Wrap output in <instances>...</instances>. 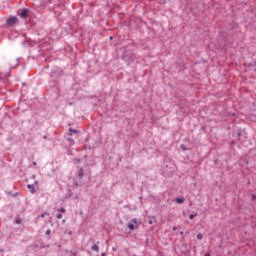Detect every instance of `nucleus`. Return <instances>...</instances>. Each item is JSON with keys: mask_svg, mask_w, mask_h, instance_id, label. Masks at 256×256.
<instances>
[{"mask_svg": "<svg viewBox=\"0 0 256 256\" xmlns=\"http://www.w3.org/2000/svg\"><path fill=\"white\" fill-rule=\"evenodd\" d=\"M205 256H211L210 254H206Z\"/></svg>", "mask_w": 256, "mask_h": 256, "instance_id": "obj_20", "label": "nucleus"}, {"mask_svg": "<svg viewBox=\"0 0 256 256\" xmlns=\"http://www.w3.org/2000/svg\"><path fill=\"white\" fill-rule=\"evenodd\" d=\"M33 165H37V162H33Z\"/></svg>", "mask_w": 256, "mask_h": 256, "instance_id": "obj_19", "label": "nucleus"}, {"mask_svg": "<svg viewBox=\"0 0 256 256\" xmlns=\"http://www.w3.org/2000/svg\"><path fill=\"white\" fill-rule=\"evenodd\" d=\"M197 239L199 240L203 239V234H197Z\"/></svg>", "mask_w": 256, "mask_h": 256, "instance_id": "obj_12", "label": "nucleus"}, {"mask_svg": "<svg viewBox=\"0 0 256 256\" xmlns=\"http://www.w3.org/2000/svg\"><path fill=\"white\" fill-rule=\"evenodd\" d=\"M70 133H77V130H75V129H70Z\"/></svg>", "mask_w": 256, "mask_h": 256, "instance_id": "obj_15", "label": "nucleus"}, {"mask_svg": "<svg viewBox=\"0 0 256 256\" xmlns=\"http://www.w3.org/2000/svg\"><path fill=\"white\" fill-rule=\"evenodd\" d=\"M47 216H49V212H45V213L41 214V217H42V218H45V217H47Z\"/></svg>", "mask_w": 256, "mask_h": 256, "instance_id": "obj_9", "label": "nucleus"}, {"mask_svg": "<svg viewBox=\"0 0 256 256\" xmlns=\"http://www.w3.org/2000/svg\"><path fill=\"white\" fill-rule=\"evenodd\" d=\"M149 223H150V225H151V223H153V221H150Z\"/></svg>", "mask_w": 256, "mask_h": 256, "instance_id": "obj_21", "label": "nucleus"}, {"mask_svg": "<svg viewBox=\"0 0 256 256\" xmlns=\"http://www.w3.org/2000/svg\"><path fill=\"white\" fill-rule=\"evenodd\" d=\"M18 21H19V19H17V17L13 16V17L9 18V19L6 21V23H7V25H9V26L11 27V26L17 24Z\"/></svg>", "mask_w": 256, "mask_h": 256, "instance_id": "obj_2", "label": "nucleus"}, {"mask_svg": "<svg viewBox=\"0 0 256 256\" xmlns=\"http://www.w3.org/2000/svg\"><path fill=\"white\" fill-rule=\"evenodd\" d=\"M238 137H241V133H238Z\"/></svg>", "mask_w": 256, "mask_h": 256, "instance_id": "obj_18", "label": "nucleus"}, {"mask_svg": "<svg viewBox=\"0 0 256 256\" xmlns=\"http://www.w3.org/2000/svg\"><path fill=\"white\" fill-rule=\"evenodd\" d=\"M180 147H181V149H183V151H185V146L184 145H181Z\"/></svg>", "mask_w": 256, "mask_h": 256, "instance_id": "obj_16", "label": "nucleus"}, {"mask_svg": "<svg viewBox=\"0 0 256 256\" xmlns=\"http://www.w3.org/2000/svg\"><path fill=\"white\" fill-rule=\"evenodd\" d=\"M67 141L70 143V145L75 144V141L73 140V138H68Z\"/></svg>", "mask_w": 256, "mask_h": 256, "instance_id": "obj_8", "label": "nucleus"}, {"mask_svg": "<svg viewBox=\"0 0 256 256\" xmlns=\"http://www.w3.org/2000/svg\"><path fill=\"white\" fill-rule=\"evenodd\" d=\"M176 203H185L184 198H176Z\"/></svg>", "mask_w": 256, "mask_h": 256, "instance_id": "obj_7", "label": "nucleus"}, {"mask_svg": "<svg viewBox=\"0 0 256 256\" xmlns=\"http://www.w3.org/2000/svg\"><path fill=\"white\" fill-rule=\"evenodd\" d=\"M57 219H63V214H61V213H59V214H57Z\"/></svg>", "mask_w": 256, "mask_h": 256, "instance_id": "obj_11", "label": "nucleus"}, {"mask_svg": "<svg viewBox=\"0 0 256 256\" xmlns=\"http://www.w3.org/2000/svg\"><path fill=\"white\" fill-rule=\"evenodd\" d=\"M92 251H96V253H99V242L92 245Z\"/></svg>", "mask_w": 256, "mask_h": 256, "instance_id": "obj_6", "label": "nucleus"}, {"mask_svg": "<svg viewBox=\"0 0 256 256\" xmlns=\"http://www.w3.org/2000/svg\"><path fill=\"white\" fill-rule=\"evenodd\" d=\"M34 183H35V185H39V182H37V181H35Z\"/></svg>", "mask_w": 256, "mask_h": 256, "instance_id": "obj_17", "label": "nucleus"}, {"mask_svg": "<svg viewBox=\"0 0 256 256\" xmlns=\"http://www.w3.org/2000/svg\"><path fill=\"white\" fill-rule=\"evenodd\" d=\"M58 211H60L61 213H65V208H60Z\"/></svg>", "mask_w": 256, "mask_h": 256, "instance_id": "obj_13", "label": "nucleus"}, {"mask_svg": "<svg viewBox=\"0 0 256 256\" xmlns=\"http://www.w3.org/2000/svg\"><path fill=\"white\" fill-rule=\"evenodd\" d=\"M139 220L137 218L132 219V221L128 224V229L130 231H135L139 227Z\"/></svg>", "mask_w": 256, "mask_h": 256, "instance_id": "obj_1", "label": "nucleus"}, {"mask_svg": "<svg viewBox=\"0 0 256 256\" xmlns=\"http://www.w3.org/2000/svg\"><path fill=\"white\" fill-rule=\"evenodd\" d=\"M27 15H29V9L25 8L22 10V12L20 13V17L22 19H25L27 17Z\"/></svg>", "mask_w": 256, "mask_h": 256, "instance_id": "obj_3", "label": "nucleus"}, {"mask_svg": "<svg viewBox=\"0 0 256 256\" xmlns=\"http://www.w3.org/2000/svg\"><path fill=\"white\" fill-rule=\"evenodd\" d=\"M46 235H51V229L46 230Z\"/></svg>", "mask_w": 256, "mask_h": 256, "instance_id": "obj_14", "label": "nucleus"}, {"mask_svg": "<svg viewBox=\"0 0 256 256\" xmlns=\"http://www.w3.org/2000/svg\"><path fill=\"white\" fill-rule=\"evenodd\" d=\"M27 189L30 191V193H37V190L35 189V185L28 184Z\"/></svg>", "mask_w": 256, "mask_h": 256, "instance_id": "obj_5", "label": "nucleus"}, {"mask_svg": "<svg viewBox=\"0 0 256 256\" xmlns=\"http://www.w3.org/2000/svg\"><path fill=\"white\" fill-rule=\"evenodd\" d=\"M85 175V170H83V168H80L77 172V177L79 179H83V176Z\"/></svg>", "mask_w": 256, "mask_h": 256, "instance_id": "obj_4", "label": "nucleus"}, {"mask_svg": "<svg viewBox=\"0 0 256 256\" xmlns=\"http://www.w3.org/2000/svg\"><path fill=\"white\" fill-rule=\"evenodd\" d=\"M195 217H197V214H190V216H189V219H195Z\"/></svg>", "mask_w": 256, "mask_h": 256, "instance_id": "obj_10", "label": "nucleus"}]
</instances>
